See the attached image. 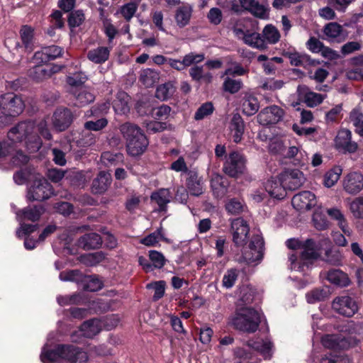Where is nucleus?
<instances>
[{"instance_id":"nucleus-1","label":"nucleus","mask_w":363,"mask_h":363,"mask_svg":"<svg viewBox=\"0 0 363 363\" xmlns=\"http://www.w3.org/2000/svg\"><path fill=\"white\" fill-rule=\"evenodd\" d=\"M39 134L47 140L52 138L45 121H41L38 125L31 121L19 123L9 130L7 140L0 142V157L10 156L13 164L16 166L26 164L28 157L17 150L18 144L21 145L24 142L30 152H35L42 146Z\"/></svg>"},{"instance_id":"nucleus-2","label":"nucleus","mask_w":363,"mask_h":363,"mask_svg":"<svg viewBox=\"0 0 363 363\" xmlns=\"http://www.w3.org/2000/svg\"><path fill=\"white\" fill-rule=\"evenodd\" d=\"M61 359L73 363H86L88 360L85 352L72 345H58L54 350L48 349L45 345L42 350L40 359L43 363H53Z\"/></svg>"},{"instance_id":"nucleus-3","label":"nucleus","mask_w":363,"mask_h":363,"mask_svg":"<svg viewBox=\"0 0 363 363\" xmlns=\"http://www.w3.org/2000/svg\"><path fill=\"white\" fill-rule=\"evenodd\" d=\"M330 246V240L325 238L321 240L318 246L312 239H308L301 245L300 261H297V257L294 254L289 256L291 262V269L296 271L303 269V266L308 265L311 261L316 259L320 256V247H325L328 248Z\"/></svg>"},{"instance_id":"nucleus-4","label":"nucleus","mask_w":363,"mask_h":363,"mask_svg":"<svg viewBox=\"0 0 363 363\" xmlns=\"http://www.w3.org/2000/svg\"><path fill=\"white\" fill-rule=\"evenodd\" d=\"M261 322V313L251 308L240 309L233 319L234 326L247 333L255 332Z\"/></svg>"},{"instance_id":"nucleus-5","label":"nucleus","mask_w":363,"mask_h":363,"mask_svg":"<svg viewBox=\"0 0 363 363\" xmlns=\"http://www.w3.org/2000/svg\"><path fill=\"white\" fill-rule=\"evenodd\" d=\"M264 241L259 235H254L250 242L248 250H245L242 256L238 259L239 263L245 262L247 264L256 266L263 258Z\"/></svg>"},{"instance_id":"nucleus-6","label":"nucleus","mask_w":363,"mask_h":363,"mask_svg":"<svg viewBox=\"0 0 363 363\" xmlns=\"http://www.w3.org/2000/svg\"><path fill=\"white\" fill-rule=\"evenodd\" d=\"M359 340L352 334L327 335L322 338L325 347L347 350L357 345Z\"/></svg>"},{"instance_id":"nucleus-7","label":"nucleus","mask_w":363,"mask_h":363,"mask_svg":"<svg viewBox=\"0 0 363 363\" xmlns=\"http://www.w3.org/2000/svg\"><path fill=\"white\" fill-rule=\"evenodd\" d=\"M24 104L21 97L13 93H8L0 98V111L6 116H16L22 113Z\"/></svg>"},{"instance_id":"nucleus-8","label":"nucleus","mask_w":363,"mask_h":363,"mask_svg":"<svg viewBox=\"0 0 363 363\" xmlns=\"http://www.w3.org/2000/svg\"><path fill=\"white\" fill-rule=\"evenodd\" d=\"M53 191L50 184L43 177H38L29 188L27 197L30 201H43L48 199Z\"/></svg>"},{"instance_id":"nucleus-9","label":"nucleus","mask_w":363,"mask_h":363,"mask_svg":"<svg viewBox=\"0 0 363 363\" xmlns=\"http://www.w3.org/2000/svg\"><path fill=\"white\" fill-rule=\"evenodd\" d=\"M246 160L241 153L233 151L225 159L223 165L224 172L232 177L242 174L245 169Z\"/></svg>"},{"instance_id":"nucleus-10","label":"nucleus","mask_w":363,"mask_h":363,"mask_svg":"<svg viewBox=\"0 0 363 363\" xmlns=\"http://www.w3.org/2000/svg\"><path fill=\"white\" fill-rule=\"evenodd\" d=\"M280 180L286 189L295 190L301 187L305 182L306 178L302 172L298 169H286L280 174Z\"/></svg>"},{"instance_id":"nucleus-11","label":"nucleus","mask_w":363,"mask_h":363,"mask_svg":"<svg viewBox=\"0 0 363 363\" xmlns=\"http://www.w3.org/2000/svg\"><path fill=\"white\" fill-rule=\"evenodd\" d=\"M332 307L338 313L347 316H352L358 310L357 304L350 296L337 297L333 301Z\"/></svg>"},{"instance_id":"nucleus-12","label":"nucleus","mask_w":363,"mask_h":363,"mask_svg":"<svg viewBox=\"0 0 363 363\" xmlns=\"http://www.w3.org/2000/svg\"><path fill=\"white\" fill-rule=\"evenodd\" d=\"M249 231V225L242 218H238L231 221L233 240L236 245L242 246L245 244Z\"/></svg>"},{"instance_id":"nucleus-13","label":"nucleus","mask_w":363,"mask_h":363,"mask_svg":"<svg viewBox=\"0 0 363 363\" xmlns=\"http://www.w3.org/2000/svg\"><path fill=\"white\" fill-rule=\"evenodd\" d=\"M335 147L344 152L354 153L357 151V143L352 140V133L347 129H342L335 139Z\"/></svg>"},{"instance_id":"nucleus-14","label":"nucleus","mask_w":363,"mask_h":363,"mask_svg":"<svg viewBox=\"0 0 363 363\" xmlns=\"http://www.w3.org/2000/svg\"><path fill=\"white\" fill-rule=\"evenodd\" d=\"M294 208L299 211H308L317 204L315 195L309 191H303L294 196L291 201Z\"/></svg>"},{"instance_id":"nucleus-15","label":"nucleus","mask_w":363,"mask_h":363,"mask_svg":"<svg viewBox=\"0 0 363 363\" xmlns=\"http://www.w3.org/2000/svg\"><path fill=\"white\" fill-rule=\"evenodd\" d=\"M284 115V110L274 105L266 107L262 110L257 116V121L263 125L274 124L281 121Z\"/></svg>"},{"instance_id":"nucleus-16","label":"nucleus","mask_w":363,"mask_h":363,"mask_svg":"<svg viewBox=\"0 0 363 363\" xmlns=\"http://www.w3.org/2000/svg\"><path fill=\"white\" fill-rule=\"evenodd\" d=\"M102 323L99 319H91L85 321L81 326L79 330L72 335L73 342H79L78 333L84 337L91 338L97 335L101 330Z\"/></svg>"},{"instance_id":"nucleus-17","label":"nucleus","mask_w":363,"mask_h":363,"mask_svg":"<svg viewBox=\"0 0 363 363\" xmlns=\"http://www.w3.org/2000/svg\"><path fill=\"white\" fill-rule=\"evenodd\" d=\"M205 59L204 55L197 54L195 52H190L186 55L182 60L176 59H169L167 60L168 65L178 71L184 70L186 67L191 66L194 64H197L202 62Z\"/></svg>"},{"instance_id":"nucleus-18","label":"nucleus","mask_w":363,"mask_h":363,"mask_svg":"<svg viewBox=\"0 0 363 363\" xmlns=\"http://www.w3.org/2000/svg\"><path fill=\"white\" fill-rule=\"evenodd\" d=\"M343 187L349 194L359 193L363 189V175L357 172H350L343 181Z\"/></svg>"},{"instance_id":"nucleus-19","label":"nucleus","mask_w":363,"mask_h":363,"mask_svg":"<svg viewBox=\"0 0 363 363\" xmlns=\"http://www.w3.org/2000/svg\"><path fill=\"white\" fill-rule=\"evenodd\" d=\"M297 92L300 99H303L309 107H315L320 104L326 97L325 94H318L308 90L306 86H298Z\"/></svg>"},{"instance_id":"nucleus-20","label":"nucleus","mask_w":363,"mask_h":363,"mask_svg":"<svg viewBox=\"0 0 363 363\" xmlns=\"http://www.w3.org/2000/svg\"><path fill=\"white\" fill-rule=\"evenodd\" d=\"M72 120L71 111L67 108H58L52 116V123L55 129L62 131L67 129Z\"/></svg>"},{"instance_id":"nucleus-21","label":"nucleus","mask_w":363,"mask_h":363,"mask_svg":"<svg viewBox=\"0 0 363 363\" xmlns=\"http://www.w3.org/2000/svg\"><path fill=\"white\" fill-rule=\"evenodd\" d=\"M193 13V5L182 3L175 11L174 19L179 28H184L189 24Z\"/></svg>"},{"instance_id":"nucleus-22","label":"nucleus","mask_w":363,"mask_h":363,"mask_svg":"<svg viewBox=\"0 0 363 363\" xmlns=\"http://www.w3.org/2000/svg\"><path fill=\"white\" fill-rule=\"evenodd\" d=\"M247 346L254 352L261 354L264 359H269L272 357L273 345L268 340H251L247 342Z\"/></svg>"},{"instance_id":"nucleus-23","label":"nucleus","mask_w":363,"mask_h":363,"mask_svg":"<svg viewBox=\"0 0 363 363\" xmlns=\"http://www.w3.org/2000/svg\"><path fill=\"white\" fill-rule=\"evenodd\" d=\"M147 145V142L145 135L140 133L127 143L128 152L132 156H138L144 152Z\"/></svg>"},{"instance_id":"nucleus-24","label":"nucleus","mask_w":363,"mask_h":363,"mask_svg":"<svg viewBox=\"0 0 363 363\" xmlns=\"http://www.w3.org/2000/svg\"><path fill=\"white\" fill-rule=\"evenodd\" d=\"M265 189L272 197L277 199H281L286 196V186L281 183L280 177L278 179H269L265 184Z\"/></svg>"},{"instance_id":"nucleus-25","label":"nucleus","mask_w":363,"mask_h":363,"mask_svg":"<svg viewBox=\"0 0 363 363\" xmlns=\"http://www.w3.org/2000/svg\"><path fill=\"white\" fill-rule=\"evenodd\" d=\"M230 135L235 143L241 141L245 130L244 121L238 114H235L230 121Z\"/></svg>"},{"instance_id":"nucleus-26","label":"nucleus","mask_w":363,"mask_h":363,"mask_svg":"<svg viewBox=\"0 0 363 363\" xmlns=\"http://www.w3.org/2000/svg\"><path fill=\"white\" fill-rule=\"evenodd\" d=\"M150 199L158 205L160 211H165L167 203L171 201L172 194L168 189H160L154 191Z\"/></svg>"},{"instance_id":"nucleus-27","label":"nucleus","mask_w":363,"mask_h":363,"mask_svg":"<svg viewBox=\"0 0 363 363\" xmlns=\"http://www.w3.org/2000/svg\"><path fill=\"white\" fill-rule=\"evenodd\" d=\"M101 236L95 233H91L82 236L78 241L79 245L84 249L90 250L99 248L102 244Z\"/></svg>"},{"instance_id":"nucleus-28","label":"nucleus","mask_w":363,"mask_h":363,"mask_svg":"<svg viewBox=\"0 0 363 363\" xmlns=\"http://www.w3.org/2000/svg\"><path fill=\"white\" fill-rule=\"evenodd\" d=\"M110 52V48L98 47L88 52L87 58L95 64H102L108 60Z\"/></svg>"},{"instance_id":"nucleus-29","label":"nucleus","mask_w":363,"mask_h":363,"mask_svg":"<svg viewBox=\"0 0 363 363\" xmlns=\"http://www.w3.org/2000/svg\"><path fill=\"white\" fill-rule=\"evenodd\" d=\"M71 93L76 99L75 105L78 106H86L94 100V95L86 87H79L71 90Z\"/></svg>"},{"instance_id":"nucleus-30","label":"nucleus","mask_w":363,"mask_h":363,"mask_svg":"<svg viewBox=\"0 0 363 363\" xmlns=\"http://www.w3.org/2000/svg\"><path fill=\"white\" fill-rule=\"evenodd\" d=\"M61 54L62 48L57 45H51L43 48L41 51L36 52L34 57L43 62H46L60 57Z\"/></svg>"},{"instance_id":"nucleus-31","label":"nucleus","mask_w":363,"mask_h":363,"mask_svg":"<svg viewBox=\"0 0 363 363\" xmlns=\"http://www.w3.org/2000/svg\"><path fill=\"white\" fill-rule=\"evenodd\" d=\"M186 186L193 196H200L203 194V182L201 177H199L196 173L191 172L186 180Z\"/></svg>"},{"instance_id":"nucleus-32","label":"nucleus","mask_w":363,"mask_h":363,"mask_svg":"<svg viewBox=\"0 0 363 363\" xmlns=\"http://www.w3.org/2000/svg\"><path fill=\"white\" fill-rule=\"evenodd\" d=\"M110 184V174L105 172H101L98 177L93 181L92 191L95 194H101L106 191Z\"/></svg>"},{"instance_id":"nucleus-33","label":"nucleus","mask_w":363,"mask_h":363,"mask_svg":"<svg viewBox=\"0 0 363 363\" xmlns=\"http://www.w3.org/2000/svg\"><path fill=\"white\" fill-rule=\"evenodd\" d=\"M130 97L124 91H120L117 94L116 99L113 101V108L118 114H125L129 111Z\"/></svg>"},{"instance_id":"nucleus-34","label":"nucleus","mask_w":363,"mask_h":363,"mask_svg":"<svg viewBox=\"0 0 363 363\" xmlns=\"http://www.w3.org/2000/svg\"><path fill=\"white\" fill-rule=\"evenodd\" d=\"M44 210L40 206L27 207L16 212V216L20 220L26 219L31 221H36L40 218Z\"/></svg>"},{"instance_id":"nucleus-35","label":"nucleus","mask_w":363,"mask_h":363,"mask_svg":"<svg viewBox=\"0 0 363 363\" xmlns=\"http://www.w3.org/2000/svg\"><path fill=\"white\" fill-rule=\"evenodd\" d=\"M242 7L249 11L254 16L263 18L265 16L266 10L264 7L261 5L256 0H240Z\"/></svg>"},{"instance_id":"nucleus-36","label":"nucleus","mask_w":363,"mask_h":363,"mask_svg":"<svg viewBox=\"0 0 363 363\" xmlns=\"http://www.w3.org/2000/svg\"><path fill=\"white\" fill-rule=\"evenodd\" d=\"M327 279L330 283L341 287L347 286L350 284L347 275L339 269L329 271L327 274Z\"/></svg>"},{"instance_id":"nucleus-37","label":"nucleus","mask_w":363,"mask_h":363,"mask_svg":"<svg viewBox=\"0 0 363 363\" xmlns=\"http://www.w3.org/2000/svg\"><path fill=\"white\" fill-rule=\"evenodd\" d=\"M243 42L246 45L259 50H264L267 48L264 40L257 32L247 30V35L245 37Z\"/></svg>"},{"instance_id":"nucleus-38","label":"nucleus","mask_w":363,"mask_h":363,"mask_svg":"<svg viewBox=\"0 0 363 363\" xmlns=\"http://www.w3.org/2000/svg\"><path fill=\"white\" fill-rule=\"evenodd\" d=\"M259 104L257 99L252 95H246L242 104V112L247 116H252L257 112Z\"/></svg>"},{"instance_id":"nucleus-39","label":"nucleus","mask_w":363,"mask_h":363,"mask_svg":"<svg viewBox=\"0 0 363 363\" xmlns=\"http://www.w3.org/2000/svg\"><path fill=\"white\" fill-rule=\"evenodd\" d=\"M159 80V74L151 69H145L141 71L140 81L146 87L152 86Z\"/></svg>"},{"instance_id":"nucleus-40","label":"nucleus","mask_w":363,"mask_h":363,"mask_svg":"<svg viewBox=\"0 0 363 363\" xmlns=\"http://www.w3.org/2000/svg\"><path fill=\"white\" fill-rule=\"evenodd\" d=\"M189 75L192 78V79L199 82L203 81L206 84H209L212 81L213 76L211 73L203 72V69L202 66H194L189 69Z\"/></svg>"},{"instance_id":"nucleus-41","label":"nucleus","mask_w":363,"mask_h":363,"mask_svg":"<svg viewBox=\"0 0 363 363\" xmlns=\"http://www.w3.org/2000/svg\"><path fill=\"white\" fill-rule=\"evenodd\" d=\"M327 213L332 219L335 220L337 222V225L342 229L344 233H350V231L347 228V224L345 219V216L340 209L335 208H330L327 211Z\"/></svg>"},{"instance_id":"nucleus-42","label":"nucleus","mask_w":363,"mask_h":363,"mask_svg":"<svg viewBox=\"0 0 363 363\" xmlns=\"http://www.w3.org/2000/svg\"><path fill=\"white\" fill-rule=\"evenodd\" d=\"M343 31L342 26L336 22H332L326 24L323 29L324 34L330 40L341 37L343 35Z\"/></svg>"},{"instance_id":"nucleus-43","label":"nucleus","mask_w":363,"mask_h":363,"mask_svg":"<svg viewBox=\"0 0 363 363\" xmlns=\"http://www.w3.org/2000/svg\"><path fill=\"white\" fill-rule=\"evenodd\" d=\"M313 223L318 230H323L328 228L329 222L323 214L321 207H318L313 215Z\"/></svg>"},{"instance_id":"nucleus-44","label":"nucleus","mask_w":363,"mask_h":363,"mask_svg":"<svg viewBox=\"0 0 363 363\" xmlns=\"http://www.w3.org/2000/svg\"><path fill=\"white\" fill-rule=\"evenodd\" d=\"M52 75V70L41 65L34 67L29 72V76L37 82L43 81Z\"/></svg>"},{"instance_id":"nucleus-45","label":"nucleus","mask_w":363,"mask_h":363,"mask_svg":"<svg viewBox=\"0 0 363 363\" xmlns=\"http://www.w3.org/2000/svg\"><path fill=\"white\" fill-rule=\"evenodd\" d=\"M329 296V291L325 289H315L306 294L308 303H314L318 301H324Z\"/></svg>"},{"instance_id":"nucleus-46","label":"nucleus","mask_w":363,"mask_h":363,"mask_svg":"<svg viewBox=\"0 0 363 363\" xmlns=\"http://www.w3.org/2000/svg\"><path fill=\"white\" fill-rule=\"evenodd\" d=\"M175 88L172 83H166L157 88L155 96L157 99L164 101L173 95Z\"/></svg>"},{"instance_id":"nucleus-47","label":"nucleus","mask_w":363,"mask_h":363,"mask_svg":"<svg viewBox=\"0 0 363 363\" xmlns=\"http://www.w3.org/2000/svg\"><path fill=\"white\" fill-rule=\"evenodd\" d=\"M82 281L84 289L89 291H97L103 286L102 281L96 276L85 277Z\"/></svg>"},{"instance_id":"nucleus-48","label":"nucleus","mask_w":363,"mask_h":363,"mask_svg":"<svg viewBox=\"0 0 363 363\" xmlns=\"http://www.w3.org/2000/svg\"><path fill=\"white\" fill-rule=\"evenodd\" d=\"M121 132L123 137L126 139V142H129L133 139L137 135L141 132L140 129L135 125L126 123L123 124L120 128Z\"/></svg>"},{"instance_id":"nucleus-49","label":"nucleus","mask_w":363,"mask_h":363,"mask_svg":"<svg viewBox=\"0 0 363 363\" xmlns=\"http://www.w3.org/2000/svg\"><path fill=\"white\" fill-rule=\"evenodd\" d=\"M239 272L238 269L232 268L228 269L223 277L222 286L225 289H231L235 284Z\"/></svg>"},{"instance_id":"nucleus-50","label":"nucleus","mask_w":363,"mask_h":363,"mask_svg":"<svg viewBox=\"0 0 363 363\" xmlns=\"http://www.w3.org/2000/svg\"><path fill=\"white\" fill-rule=\"evenodd\" d=\"M264 40L269 44H275L280 39L279 30L273 26L268 25L263 30Z\"/></svg>"},{"instance_id":"nucleus-51","label":"nucleus","mask_w":363,"mask_h":363,"mask_svg":"<svg viewBox=\"0 0 363 363\" xmlns=\"http://www.w3.org/2000/svg\"><path fill=\"white\" fill-rule=\"evenodd\" d=\"M235 356L238 359L239 363H257L258 362V359L252 352H247L242 348L236 349Z\"/></svg>"},{"instance_id":"nucleus-52","label":"nucleus","mask_w":363,"mask_h":363,"mask_svg":"<svg viewBox=\"0 0 363 363\" xmlns=\"http://www.w3.org/2000/svg\"><path fill=\"white\" fill-rule=\"evenodd\" d=\"M164 239L162 234V229L159 228L152 233H150L140 240V242L147 247L155 246L160 240Z\"/></svg>"},{"instance_id":"nucleus-53","label":"nucleus","mask_w":363,"mask_h":363,"mask_svg":"<svg viewBox=\"0 0 363 363\" xmlns=\"http://www.w3.org/2000/svg\"><path fill=\"white\" fill-rule=\"evenodd\" d=\"M342 169L339 167L334 168L328 171L324 177V184L327 187L334 186L339 180Z\"/></svg>"},{"instance_id":"nucleus-54","label":"nucleus","mask_w":363,"mask_h":363,"mask_svg":"<svg viewBox=\"0 0 363 363\" xmlns=\"http://www.w3.org/2000/svg\"><path fill=\"white\" fill-rule=\"evenodd\" d=\"M33 29L28 26H23L21 29V38L23 43L27 49L32 50L33 39Z\"/></svg>"},{"instance_id":"nucleus-55","label":"nucleus","mask_w":363,"mask_h":363,"mask_svg":"<svg viewBox=\"0 0 363 363\" xmlns=\"http://www.w3.org/2000/svg\"><path fill=\"white\" fill-rule=\"evenodd\" d=\"M342 256L340 252L335 249H328L325 254V261L333 265H339L342 262Z\"/></svg>"},{"instance_id":"nucleus-56","label":"nucleus","mask_w":363,"mask_h":363,"mask_svg":"<svg viewBox=\"0 0 363 363\" xmlns=\"http://www.w3.org/2000/svg\"><path fill=\"white\" fill-rule=\"evenodd\" d=\"M255 296L254 289L249 286H243L240 289V301L242 304H249L253 301Z\"/></svg>"},{"instance_id":"nucleus-57","label":"nucleus","mask_w":363,"mask_h":363,"mask_svg":"<svg viewBox=\"0 0 363 363\" xmlns=\"http://www.w3.org/2000/svg\"><path fill=\"white\" fill-rule=\"evenodd\" d=\"M242 86V82L240 79H234L230 77H227L223 82V89L225 91L230 94L237 93Z\"/></svg>"},{"instance_id":"nucleus-58","label":"nucleus","mask_w":363,"mask_h":363,"mask_svg":"<svg viewBox=\"0 0 363 363\" xmlns=\"http://www.w3.org/2000/svg\"><path fill=\"white\" fill-rule=\"evenodd\" d=\"M149 258L152 263L153 269H161L166 262V259L162 253L156 250H150L149 252Z\"/></svg>"},{"instance_id":"nucleus-59","label":"nucleus","mask_w":363,"mask_h":363,"mask_svg":"<svg viewBox=\"0 0 363 363\" xmlns=\"http://www.w3.org/2000/svg\"><path fill=\"white\" fill-rule=\"evenodd\" d=\"M86 80L85 74L81 72H77L72 76H69L67 79V83L72 86L71 90H75L79 87H84L82 86L83 83Z\"/></svg>"},{"instance_id":"nucleus-60","label":"nucleus","mask_w":363,"mask_h":363,"mask_svg":"<svg viewBox=\"0 0 363 363\" xmlns=\"http://www.w3.org/2000/svg\"><path fill=\"white\" fill-rule=\"evenodd\" d=\"M137 10L138 4L135 2H130L121 6L120 12L127 21H130Z\"/></svg>"},{"instance_id":"nucleus-61","label":"nucleus","mask_w":363,"mask_h":363,"mask_svg":"<svg viewBox=\"0 0 363 363\" xmlns=\"http://www.w3.org/2000/svg\"><path fill=\"white\" fill-rule=\"evenodd\" d=\"M214 108L211 102H206L202 104L194 115V118L197 121L202 120L205 117L211 115L213 112Z\"/></svg>"},{"instance_id":"nucleus-62","label":"nucleus","mask_w":363,"mask_h":363,"mask_svg":"<svg viewBox=\"0 0 363 363\" xmlns=\"http://www.w3.org/2000/svg\"><path fill=\"white\" fill-rule=\"evenodd\" d=\"M165 285V281H155L147 285L148 289H153L155 290V294L153 296L154 300L157 301L164 296Z\"/></svg>"},{"instance_id":"nucleus-63","label":"nucleus","mask_w":363,"mask_h":363,"mask_svg":"<svg viewBox=\"0 0 363 363\" xmlns=\"http://www.w3.org/2000/svg\"><path fill=\"white\" fill-rule=\"evenodd\" d=\"M284 84L283 80L269 78L262 84V88L264 90L276 91L281 89Z\"/></svg>"},{"instance_id":"nucleus-64","label":"nucleus","mask_w":363,"mask_h":363,"mask_svg":"<svg viewBox=\"0 0 363 363\" xmlns=\"http://www.w3.org/2000/svg\"><path fill=\"white\" fill-rule=\"evenodd\" d=\"M353 215L357 218H363V198L359 197L354 199L350 206Z\"/></svg>"}]
</instances>
